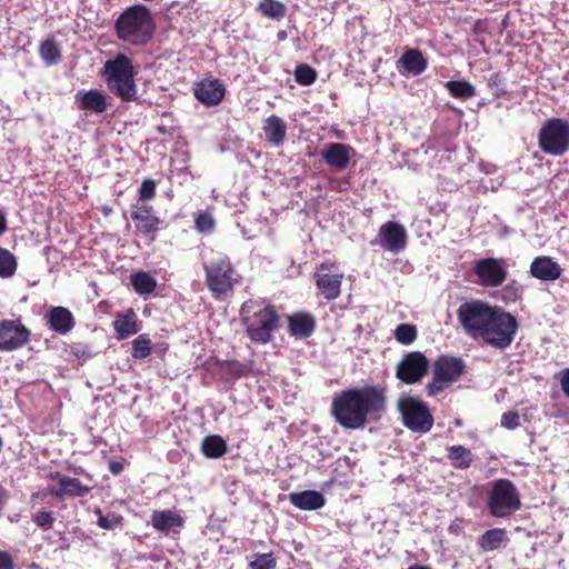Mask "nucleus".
I'll use <instances>...</instances> for the list:
<instances>
[{
    "instance_id": "nucleus-2",
    "label": "nucleus",
    "mask_w": 569,
    "mask_h": 569,
    "mask_svg": "<svg viewBox=\"0 0 569 569\" xmlns=\"http://www.w3.org/2000/svg\"><path fill=\"white\" fill-rule=\"evenodd\" d=\"M240 315L252 341L267 343L271 340L279 317L270 303L259 299L248 300L243 302Z\"/></svg>"
},
{
    "instance_id": "nucleus-26",
    "label": "nucleus",
    "mask_w": 569,
    "mask_h": 569,
    "mask_svg": "<svg viewBox=\"0 0 569 569\" xmlns=\"http://www.w3.org/2000/svg\"><path fill=\"white\" fill-rule=\"evenodd\" d=\"M89 490V487L84 486L78 478L63 476L59 479V487L52 491V495L58 499L66 496L83 497Z\"/></svg>"
},
{
    "instance_id": "nucleus-18",
    "label": "nucleus",
    "mask_w": 569,
    "mask_h": 569,
    "mask_svg": "<svg viewBox=\"0 0 569 569\" xmlns=\"http://www.w3.org/2000/svg\"><path fill=\"white\" fill-rule=\"evenodd\" d=\"M529 272L541 281H556L562 273V268L551 257L540 256L532 260Z\"/></svg>"
},
{
    "instance_id": "nucleus-51",
    "label": "nucleus",
    "mask_w": 569,
    "mask_h": 569,
    "mask_svg": "<svg viewBox=\"0 0 569 569\" xmlns=\"http://www.w3.org/2000/svg\"><path fill=\"white\" fill-rule=\"evenodd\" d=\"M8 230L7 213L0 208V236Z\"/></svg>"
},
{
    "instance_id": "nucleus-52",
    "label": "nucleus",
    "mask_w": 569,
    "mask_h": 569,
    "mask_svg": "<svg viewBox=\"0 0 569 569\" xmlns=\"http://www.w3.org/2000/svg\"><path fill=\"white\" fill-rule=\"evenodd\" d=\"M121 470H122V465H121V463H119V462H112V463H111V466H110V471H111L113 475L119 473Z\"/></svg>"
},
{
    "instance_id": "nucleus-40",
    "label": "nucleus",
    "mask_w": 569,
    "mask_h": 569,
    "mask_svg": "<svg viewBox=\"0 0 569 569\" xmlns=\"http://www.w3.org/2000/svg\"><path fill=\"white\" fill-rule=\"evenodd\" d=\"M296 81L301 86H310L317 79V72L307 64H300L295 71Z\"/></svg>"
},
{
    "instance_id": "nucleus-13",
    "label": "nucleus",
    "mask_w": 569,
    "mask_h": 569,
    "mask_svg": "<svg viewBox=\"0 0 569 569\" xmlns=\"http://www.w3.org/2000/svg\"><path fill=\"white\" fill-rule=\"evenodd\" d=\"M429 361L426 356L419 351L406 353L398 362L396 377L408 385L420 381L427 373Z\"/></svg>"
},
{
    "instance_id": "nucleus-10",
    "label": "nucleus",
    "mask_w": 569,
    "mask_h": 569,
    "mask_svg": "<svg viewBox=\"0 0 569 569\" xmlns=\"http://www.w3.org/2000/svg\"><path fill=\"white\" fill-rule=\"evenodd\" d=\"M497 306H490L481 300H470L461 303L457 316L463 330L472 338H478Z\"/></svg>"
},
{
    "instance_id": "nucleus-53",
    "label": "nucleus",
    "mask_w": 569,
    "mask_h": 569,
    "mask_svg": "<svg viewBox=\"0 0 569 569\" xmlns=\"http://www.w3.org/2000/svg\"><path fill=\"white\" fill-rule=\"evenodd\" d=\"M286 37H287V34H286V32H284V31H280V32H278V39H279V40H284V39H286Z\"/></svg>"
},
{
    "instance_id": "nucleus-15",
    "label": "nucleus",
    "mask_w": 569,
    "mask_h": 569,
    "mask_svg": "<svg viewBox=\"0 0 569 569\" xmlns=\"http://www.w3.org/2000/svg\"><path fill=\"white\" fill-rule=\"evenodd\" d=\"M320 156L331 170L340 172L349 167L351 159L356 156V151L349 144L331 142L325 144Z\"/></svg>"
},
{
    "instance_id": "nucleus-20",
    "label": "nucleus",
    "mask_w": 569,
    "mask_h": 569,
    "mask_svg": "<svg viewBox=\"0 0 569 569\" xmlns=\"http://www.w3.org/2000/svg\"><path fill=\"white\" fill-rule=\"evenodd\" d=\"M131 218L136 222V228L141 233H150L158 229L160 219L153 214L152 206L137 202L131 210Z\"/></svg>"
},
{
    "instance_id": "nucleus-39",
    "label": "nucleus",
    "mask_w": 569,
    "mask_h": 569,
    "mask_svg": "<svg viewBox=\"0 0 569 569\" xmlns=\"http://www.w3.org/2000/svg\"><path fill=\"white\" fill-rule=\"evenodd\" d=\"M98 526L106 530H114L122 525V516L116 512H109L103 515L100 510L97 511Z\"/></svg>"
},
{
    "instance_id": "nucleus-34",
    "label": "nucleus",
    "mask_w": 569,
    "mask_h": 569,
    "mask_svg": "<svg viewBox=\"0 0 569 569\" xmlns=\"http://www.w3.org/2000/svg\"><path fill=\"white\" fill-rule=\"evenodd\" d=\"M445 87L453 98L468 100L476 96L475 87L466 80H450Z\"/></svg>"
},
{
    "instance_id": "nucleus-14",
    "label": "nucleus",
    "mask_w": 569,
    "mask_h": 569,
    "mask_svg": "<svg viewBox=\"0 0 569 569\" xmlns=\"http://www.w3.org/2000/svg\"><path fill=\"white\" fill-rule=\"evenodd\" d=\"M29 330L18 320L0 321V350L13 351L29 341Z\"/></svg>"
},
{
    "instance_id": "nucleus-12",
    "label": "nucleus",
    "mask_w": 569,
    "mask_h": 569,
    "mask_svg": "<svg viewBox=\"0 0 569 569\" xmlns=\"http://www.w3.org/2000/svg\"><path fill=\"white\" fill-rule=\"evenodd\" d=\"M473 273L478 283L483 287H499L507 279V266L505 259L482 258L475 262Z\"/></svg>"
},
{
    "instance_id": "nucleus-45",
    "label": "nucleus",
    "mask_w": 569,
    "mask_h": 569,
    "mask_svg": "<svg viewBox=\"0 0 569 569\" xmlns=\"http://www.w3.org/2000/svg\"><path fill=\"white\" fill-rule=\"evenodd\" d=\"M214 220L210 213L202 212L196 218V228L200 232H210L213 230Z\"/></svg>"
},
{
    "instance_id": "nucleus-6",
    "label": "nucleus",
    "mask_w": 569,
    "mask_h": 569,
    "mask_svg": "<svg viewBox=\"0 0 569 569\" xmlns=\"http://www.w3.org/2000/svg\"><path fill=\"white\" fill-rule=\"evenodd\" d=\"M487 507L493 517H509L521 507L520 492L509 479L495 480L488 490Z\"/></svg>"
},
{
    "instance_id": "nucleus-22",
    "label": "nucleus",
    "mask_w": 569,
    "mask_h": 569,
    "mask_svg": "<svg viewBox=\"0 0 569 569\" xmlns=\"http://www.w3.org/2000/svg\"><path fill=\"white\" fill-rule=\"evenodd\" d=\"M76 103L80 110L98 114L103 113L108 108L106 96L96 89L79 91L76 94Z\"/></svg>"
},
{
    "instance_id": "nucleus-50",
    "label": "nucleus",
    "mask_w": 569,
    "mask_h": 569,
    "mask_svg": "<svg viewBox=\"0 0 569 569\" xmlns=\"http://www.w3.org/2000/svg\"><path fill=\"white\" fill-rule=\"evenodd\" d=\"M560 386L565 395L569 398V369H566L560 378Z\"/></svg>"
},
{
    "instance_id": "nucleus-28",
    "label": "nucleus",
    "mask_w": 569,
    "mask_h": 569,
    "mask_svg": "<svg viewBox=\"0 0 569 569\" xmlns=\"http://www.w3.org/2000/svg\"><path fill=\"white\" fill-rule=\"evenodd\" d=\"M113 327L117 333V338L122 340L126 339L139 331L138 325H137V315L132 309H129L123 315H118Z\"/></svg>"
},
{
    "instance_id": "nucleus-11",
    "label": "nucleus",
    "mask_w": 569,
    "mask_h": 569,
    "mask_svg": "<svg viewBox=\"0 0 569 569\" xmlns=\"http://www.w3.org/2000/svg\"><path fill=\"white\" fill-rule=\"evenodd\" d=\"M398 409L403 425L413 432L426 433L433 425V417L428 407L418 398L402 396L398 400Z\"/></svg>"
},
{
    "instance_id": "nucleus-44",
    "label": "nucleus",
    "mask_w": 569,
    "mask_h": 569,
    "mask_svg": "<svg viewBox=\"0 0 569 569\" xmlns=\"http://www.w3.org/2000/svg\"><path fill=\"white\" fill-rule=\"evenodd\" d=\"M32 520L38 527L49 529L54 522V517L52 512L41 510L32 516Z\"/></svg>"
},
{
    "instance_id": "nucleus-24",
    "label": "nucleus",
    "mask_w": 569,
    "mask_h": 569,
    "mask_svg": "<svg viewBox=\"0 0 569 569\" xmlns=\"http://www.w3.org/2000/svg\"><path fill=\"white\" fill-rule=\"evenodd\" d=\"M317 286L327 300H333L341 292L342 274L338 272H319L316 274Z\"/></svg>"
},
{
    "instance_id": "nucleus-42",
    "label": "nucleus",
    "mask_w": 569,
    "mask_h": 569,
    "mask_svg": "<svg viewBox=\"0 0 569 569\" xmlns=\"http://www.w3.org/2000/svg\"><path fill=\"white\" fill-rule=\"evenodd\" d=\"M417 332L413 326L402 323L396 329V339L403 343L409 345L416 339Z\"/></svg>"
},
{
    "instance_id": "nucleus-5",
    "label": "nucleus",
    "mask_w": 569,
    "mask_h": 569,
    "mask_svg": "<svg viewBox=\"0 0 569 569\" xmlns=\"http://www.w3.org/2000/svg\"><path fill=\"white\" fill-rule=\"evenodd\" d=\"M518 327V321L511 313L496 307L478 338L493 348L503 350L515 340Z\"/></svg>"
},
{
    "instance_id": "nucleus-1",
    "label": "nucleus",
    "mask_w": 569,
    "mask_h": 569,
    "mask_svg": "<svg viewBox=\"0 0 569 569\" xmlns=\"http://www.w3.org/2000/svg\"><path fill=\"white\" fill-rule=\"evenodd\" d=\"M383 391L376 386H365L341 391L333 398L332 415L336 421L347 429L365 426L370 413L385 408Z\"/></svg>"
},
{
    "instance_id": "nucleus-21",
    "label": "nucleus",
    "mask_w": 569,
    "mask_h": 569,
    "mask_svg": "<svg viewBox=\"0 0 569 569\" xmlns=\"http://www.w3.org/2000/svg\"><path fill=\"white\" fill-rule=\"evenodd\" d=\"M428 67L427 59L417 49L406 50L397 62V68L401 74L419 76Z\"/></svg>"
},
{
    "instance_id": "nucleus-17",
    "label": "nucleus",
    "mask_w": 569,
    "mask_h": 569,
    "mask_svg": "<svg viewBox=\"0 0 569 569\" xmlns=\"http://www.w3.org/2000/svg\"><path fill=\"white\" fill-rule=\"evenodd\" d=\"M196 98L206 106H217L224 97L226 89L217 79H203L193 89Z\"/></svg>"
},
{
    "instance_id": "nucleus-23",
    "label": "nucleus",
    "mask_w": 569,
    "mask_h": 569,
    "mask_svg": "<svg viewBox=\"0 0 569 569\" xmlns=\"http://www.w3.org/2000/svg\"><path fill=\"white\" fill-rule=\"evenodd\" d=\"M263 133L266 140L276 148L281 147L284 143L287 136V124L278 116H270L264 120Z\"/></svg>"
},
{
    "instance_id": "nucleus-47",
    "label": "nucleus",
    "mask_w": 569,
    "mask_h": 569,
    "mask_svg": "<svg viewBox=\"0 0 569 569\" xmlns=\"http://www.w3.org/2000/svg\"><path fill=\"white\" fill-rule=\"evenodd\" d=\"M520 286L512 281L502 289L505 301H513L519 297Z\"/></svg>"
},
{
    "instance_id": "nucleus-38",
    "label": "nucleus",
    "mask_w": 569,
    "mask_h": 569,
    "mask_svg": "<svg viewBox=\"0 0 569 569\" xmlns=\"http://www.w3.org/2000/svg\"><path fill=\"white\" fill-rule=\"evenodd\" d=\"M151 352V341L148 335L142 333L138 336L132 341V352L131 356L134 359H144L150 356Z\"/></svg>"
},
{
    "instance_id": "nucleus-36",
    "label": "nucleus",
    "mask_w": 569,
    "mask_h": 569,
    "mask_svg": "<svg viewBox=\"0 0 569 569\" xmlns=\"http://www.w3.org/2000/svg\"><path fill=\"white\" fill-rule=\"evenodd\" d=\"M258 10L267 18L279 20L287 13V7L278 0H261Z\"/></svg>"
},
{
    "instance_id": "nucleus-30",
    "label": "nucleus",
    "mask_w": 569,
    "mask_h": 569,
    "mask_svg": "<svg viewBox=\"0 0 569 569\" xmlns=\"http://www.w3.org/2000/svg\"><path fill=\"white\" fill-rule=\"evenodd\" d=\"M507 542V532L501 528L487 530L478 540V545L483 551L497 550Z\"/></svg>"
},
{
    "instance_id": "nucleus-31",
    "label": "nucleus",
    "mask_w": 569,
    "mask_h": 569,
    "mask_svg": "<svg viewBox=\"0 0 569 569\" xmlns=\"http://www.w3.org/2000/svg\"><path fill=\"white\" fill-rule=\"evenodd\" d=\"M130 282L140 296L152 293L157 288V280L146 271H138L130 276Z\"/></svg>"
},
{
    "instance_id": "nucleus-7",
    "label": "nucleus",
    "mask_w": 569,
    "mask_h": 569,
    "mask_svg": "<svg viewBox=\"0 0 569 569\" xmlns=\"http://www.w3.org/2000/svg\"><path fill=\"white\" fill-rule=\"evenodd\" d=\"M538 143L546 154L563 156L569 151V122L561 118L548 119L539 130Z\"/></svg>"
},
{
    "instance_id": "nucleus-41",
    "label": "nucleus",
    "mask_w": 569,
    "mask_h": 569,
    "mask_svg": "<svg viewBox=\"0 0 569 569\" xmlns=\"http://www.w3.org/2000/svg\"><path fill=\"white\" fill-rule=\"evenodd\" d=\"M249 567L251 569H274L277 561L272 553H256L252 557Z\"/></svg>"
},
{
    "instance_id": "nucleus-35",
    "label": "nucleus",
    "mask_w": 569,
    "mask_h": 569,
    "mask_svg": "<svg viewBox=\"0 0 569 569\" xmlns=\"http://www.w3.org/2000/svg\"><path fill=\"white\" fill-rule=\"evenodd\" d=\"M39 54L47 66L57 64L61 60L60 48L53 39H47L40 44Z\"/></svg>"
},
{
    "instance_id": "nucleus-33",
    "label": "nucleus",
    "mask_w": 569,
    "mask_h": 569,
    "mask_svg": "<svg viewBox=\"0 0 569 569\" xmlns=\"http://www.w3.org/2000/svg\"><path fill=\"white\" fill-rule=\"evenodd\" d=\"M201 449L204 456L219 458L226 453L227 442L220 436H208L202 440Z\"/></svg>"
},
{
    "instance_id": "nucleus-43",
    "label": "nucleus",
    "mask_w": 569,
    "mask_h": 569,
    "mask_svg": "<svg viewBox=\"0 0 569 569\" xmlns=\"http://www.w3.org/2000/svg\"><path fill=\"white\" fill-rule=\"evenodd\" d=\"M156 194V183L151 179H146L141 183L139 188V200L140 203H146L147 200H150Z\"/></svg>"
},
{
    "instance_id": "nucleus-37",
    "label": "nucleus",
    "mask_w": 569,
    "mask_h": 569,
    "mask_svg": "<svg viewBox=\"0 0 569 569\" xmlns=\"http://www.w3.org/2000/svg\"><path fill=\"white\" fill-rule=\"evenodd\" d=\"M18 262L13 253L0 247V278L8 279L14 276Z\"/></svg>"
},
{
    "instance_id": "nucleus-54",
    "label": "nucleus",
    "mask_w": 569,
    "mask_h": 569,
    "mask_svg": "<svg viewBox=\"0 0 569 569\" xmlns=\"http://www.w3.org/2000/svg\"><path fill=\"white\" fill-rule=\"evenodd\" d=\"M509 233V228L508 227H505L503 228V234H508Z\"/></svg>"
},
{
    "instance_id": "nucleus-29",
    "label": "nucleus",
    "mask_w": 569,
    "mask_h": 569,
    "mask_svg": "<svg viewBox=\"0 0 569 569\" xmlns=\"http://www.w3.org/2000/svg\"><path fill=\"white\" fill-rule=\"evenodd\" d=\"M152 526L161 531L168 533L174 527L182 526V518L171 510L154 511L151 518Z\"/></svg>"
},
{
    "instance_id": "nucleus-32",
    "label": "nucleus",
    "mask_w": 569,
    "mask_h": 569,
    "mask_svg": "<svg viewBox=\"0 0 569 569\" xmlns=\"http://www.w3.org/2000/svg\"><path fill=\"white\" fill-rule=\"evenodd\" d=\"M448 459L457 469H467L473 460L472 452L463 446H451L448 448Z\"/></svg>"
},
{
    "instance_id": "nucleus-25",
    "label": "nucleus",
    "mask_w": 569,
    "mask_h": 569,
    "mask_svg": "<svg viewBox=\"0 0 569 569\" xmlns=\"http://www.w3.org/2000/svg\"><path fill=\"white\" fill-rule=\"evenodd\" d=\"M290 333L298 338L309 337L316 327L315 318L307 312H298L289 317Z\"/></svg>"
},
{
    "instance_id": "nucleus-49",
    "label": "nucleus",
    "mask_w": 569,
    "mask_h": 569,
    "mask_svg": "<svg viewBox=\"0 0 569 569\" xmlns=\"http://www.w3.org/2000/svg\"><path fill=\"white\" fill-rule=\"evenodd\" d=\"M71 351L73 355H76L78 358H86L90 356V350L87 345L77 343L71 347Z\"/></svg>"
},
{
    "instance_id": "nucleus-9",
    "label": "nucleus",
    "mask_w": 569,
    "mask_h": 569,
    "mask_svg": "<svg viewBox=\"0 0 569 569\" xmlns=\"http://www.w3.org/2000/svg\"><path fill=\"white\" fill-rule=\"evenodd\" d=\"M465 370V362L460 358L440 356L432 369V379L427 385V392L435 397L459 380Z\"/></svg>"
},
{
    "instance_id": "nucleus-46",
    "label": "nucleus",
    "mask_w": 569,
    "mask_h": 569,
    "mask_svg": "<svg viewBox=\"0 0 569 569\" xmlns=\"http://www.w3.org/2000/svg\"><path fill=\"white\" fill-rule=\"evenodd\" d=\"M501 426L506 429L513 430L519 426V415L516 411H507L501 417Z\"/></svg>"
},
{
    "instance_id": "nucleus-3",
    "label": "nucleus",
    "mask_w": 569,
    "mask_h": 569,
    "mask_svg": "<svg viewBox=\"0 0 569 569\" xmlns=\"http://www.w3.org/2000/svg\"><path fill=\"white\" fill-rule=\"evenodd\" d=\"M114 27L118 38L133 46L146 44L154 32L151 12L143 4L127 8L118 17Z\"/></svg>"
},
{
    "instance_id": "nucleus-48",
    "label": "nucleus",
    "mask_w": 569,
    "mask_h": 569,
    "mask_svg": "<svg viewBox=\"0 0 569 569\" xmlns=\"http://www.w3.org/2000/svg\"><path fill=\"white\" fill-rule=\"evenodd\" d=\"M16 565L12 557L6 552L0 550V569H14Z\"/></svg>"
},
{
    "instance_id": "nucleus-16",
    "label": "nucleus",
    "mask_w": 569,
    "mask_h": 569,
    "mask_svg": "<svg viewBox=\"0 0 569 569\" xmlns=\"http://www.w3.org/2000/svg\"><path fill=\"white\" fill-rule=\"evenodd\" d=\"M378 238L380 247L393 253L402 251L407 243L406 229L393 221H388L380 227Z\"/></svg>"
},
{
    "instance_id": "nucleus-8",
    "label": "nucleus",
    "mask_w": 569,
    "mask_h": 569,
    "mask_svg": "<svg viewBox=\"0 0 569 569\" xmlns=\"http://www.w3.org/2000/svg\"><path fill=\"white\" fill-rule=\"evenodd\" d=\"M206 281L213 297L220 299L232 291L237 282V273L226 256H219L204 266Z\"/></svg>"
},
{
    "instance_id": "nucleus-27",
    "label": "nucleus",
    "mask_w": 569,
    "mask_h": 569,
    "mask_svg": "<svg viewBox=\"0 0 569 569\" xmlns=\"http://www.w3.org/2000/svg\"><path fill=\"white\" fill-rule=\"evenodd\" d=\"M290 502L301 510H317L325 506V497L313 490H307L290 495Z\"/></svg>"
},
{
    "instance_id": "nucleus-4",
    "label": "nucleus",
    "mask_w": 569,
    "mask_h": 569,
    "mask_svg": "<svg viewBox=\"0 0 569 569\" xmlns=\"http://www.w3.org/2000/svg\"><path fill=\"white\" fill-rule=\"evenodd\" d=\"M103 70L108 88L116 96L123 101L137 99L136 71L131 59L119 53L114 59L104 62Z\"/></svg>"
},
{
    "instance_id": "nucleus-19",
    "label": "nucleus",
    "mask_w": 569,
    "mask_h": 569,
    "mask_svg": "<svg viewBox=\"0 0 569 569\" xmlns=\"http://www.w3.org/2000/svg\"><path fill=\"white\" fill-rule=\"evenodd\" d=\"M44 320L49 328L59 335L69 333L76 326L72 312L64 307H51Z\"/></svg>"
}]
</instances>
